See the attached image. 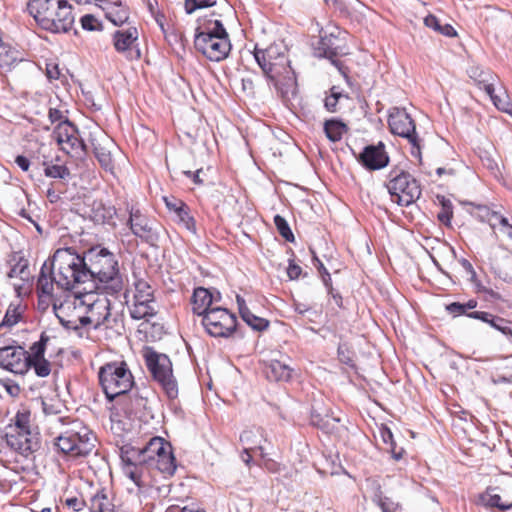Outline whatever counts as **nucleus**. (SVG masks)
Masks as SVG:
<instances>
[{
	"mask_svg": "<svg viewBox=\"0 0 512 512\" xmlns=\"http://www.w3.org/2000/svg\"><path fill=\"white\" fill-rule=\"evenodd\" d=\"M44 262L38 275L36 290L39 300L53 298L55 287L72 291L81 285L86 293L101 290L117 296L123 290V278L115 254L105 247L95 246L79 255L71 247L60 248Z\"/></svg>",
	"mask_w": 512,
	"mask_h": 512,
	"instance_id": "f257e3e1",
	"label": "nucleus"
},
{
	"mask_svg": "<svg viewBox=\"0 0 512 512\" xmlns=\"http://www.w3.org/2000/svg\"><path fill=\"white\" fill-rule=\"evenodd\" d=\"M165 448H170V443L162 437H152L142 447L128 443L119 448L123 474L137 486L139 491L150 486L151 464Z\"/></svg>",
	"mask_w": 512,
	"mask_h": 512,
	"instance_id": "f03ea898",
	"label": "nucleus"
},
{
	"mask_svg": "<svg viewBox=\"0 0 512 512\" xmlns=\"http://www.w3.org/2000/svg\"><path fill=\"white\" fill-rule=\"evenodd\" d=\"M254 57L266 78L278 91L282 99H289L296 90V77L284 54L277 45L266 49H255Z\"/></svg>",
	"mask_w": 512,
	"mask_h": 512,
	"instance_id": "7ed1b4c3",
	"label": "nucleus"
},
{
	"mask_svg": "<svg viewBox=\"0 0 512 512\" xmlns=\"http://www.w3.org/2000/svg\"><path fill=\"white\" fill-rule=\"evenodd\" d=\"M27 9L37 24L51 33H68L74 26V7L67 0H29Z\"/></svg>",
	"mask_w": 512,
	"mask_h": 512,
	"instance_id": "20e7f679",
	"label": "nucleus"
},
{
	"mask_svg": "<svg viewBox=\"0 0 512 512\" xmlns=\"http://www.w3.org/2000/svg\"><path fill=\"white\" fill-rule=\"evenodd\" d=\"M92 431L78 419L69 422V427L56 437L54 446L64 455L72 457L86 456L95 447Z\"/></svg>",
	"mask_w": 512,
	"mask_h": 512,
	"instance_id": "39448f33",
	"label": "nucleus"
},
{
	"mask_svg": "<svg viewBox=\"0 0 512 512\" xmlns=\"http://www.w3.org/2000/svg\"><path fill=\"white\" fill-rule=\"evenodd\" d=\"M58 318L62 326L69 330H78L80 327L88 324L93 325L94 330L104 328L118 331L119 328H122V322L119 317L112 315L111 302L106 296L97 297V299L88 304L87 315L79 317V324L76 321L65 320L60 316Z\"/></svg>",
	"mask_w": 512,
	"mask_h": 512,
	"instance_id": "423d86ee",
	"label": "nucleus"
},
{
	"mask_svg": "<svg viewBox=\"0 0 512 512\" xmlns=\"http://www.w3.org/2000/svg\"><path fill=\"white\" fill-rule=\"evenodd\" d=\"M98 377L103 392L110 402L128 393L134 385L133 375L124 361L104 364L99 369Z\"/></svg>",
	"mask_w": 512,
	"mask_h": 512,
	"instance_id": "0eeeda50",
	"label": "nucleus"
},
{
	"mask_svg": "<svg viewBox=\"0 0 512 512\" xmlns=\"http://www.w3.org/2000/svg\"><path fill=\"white\" fill-rule=\"evenodd\" d=\"M387 177L386 187L393 202L400 206H409L420 198V183L409 172L394 167Z\"/></svg>",
	"mask_w": 512,
	"mask_h": 512,
	"instance_id": "6e6552de",
	"label": "nucleus"
},
{
	"mask_svg": "<svg viewBox=\"0 0 512 512\" xmlns=\"http://www.w3.org/2000/svg\"><path fill=\"white\" fill-rule=\"evenodd\" d=\"M144 358L153 379L161 385L168 398L175 399L178 396V385L173 376L170 358L166 354L156 352L151 347L145 349Z\"/></svg>",
	"mask_w": 512,
	"mask_h": 512,
	"instance_id": "1a4fd4ad",
	"label": "nucleus"
},
{
	"mask_svg": "<svg viewBox=\"0 0 512 512\" xmlns=\"http://www.w3.org/2000/svg\"><path fill=\"white\" fill-rule=\"evenodd\" d=\"M388 125L394 135L408 140L411 145V155L421 161V146L416 132V125L406 109L399 107L391 108L388 116Z\"/></svg>",
	"mask_w": 512,
	"mask_h": 512,
	"instance_id": "9d476101",
	"label": "nucleus"
},
{
	"mask_svg": "<svg viewBox=\"0 0 512 512\" xmlns=\"http://www.w3.org/2000/svg\"><path fill=\"white\" fill-rule=\"evenodd\" d=\"M201 324L210 336L229 338L237 331L238 321L235 314L217 306L204 315Z\"/></svg>",
	"mask_w": 512,
	"mask_h": 512,
	"instance_id": "9b49d317",
	"label": "nucleus"
},
{
	"mask_svg": "<svg viewBox=\"0 0 512 512\" xmlns=\"http://www.w3.org/2000/svg\"><path fill=\"white\" fill-rule=\"evenodd\" d=\"M154 304V291L150 284L143 279L136 281L134 302L129 308L131 318L149 321L157 314Z\"/></svg>",
	"mask_w": 512,
	"mask_h": 512,
	"instance_id": "f8f14e48",
	"label": "nucleus"
},
{
	"mask_svg": "<svg viewBox=\"0 0 512 512\" xmlns=\"http://www.w3.org/2000/svg\"><path fill=\"white\" fill-rule=\"evenodd\" d=\"M194 44L196 49L211 61L219 62L225 59L231 49L229 37L196 34Z\"/></svg>",
	"mask_w": 512,
	"mask_h": 512,
	"instance_id": "ddd939ff",
	"label": "nucleus"
},
{
	"mask_svg": "<svg viewBox=\"0 0 512 512\" xmlns=\"http://www.w3.org/2000/svg\"><path fill=\"white\" fill-rule=\"evenodd\" d=\"M53 137L59 145H68L70 150L62 146V150L67 153L74 152L80 154L86 152L85 142L79 138L76 126L68 118L58 123L53 131Z\"/></svg>",
	"mask_w": 512,
	"mask_h": 512,
	"instance_id": "4468645a",
	"label": "nucleus"
},
{
	"mask_svg": "<svg viewBox=\"0 0 512 512\" xmlns=\"http://www.w3.org/2000/svg\"><path fill=\"white\" fill-rule=\"evenodd\" d=\"M138 36V30L134 26L115 31L113 33L115 50L123 54L130 61L139 60L141 58V51L137 45Z\"/></svg>",
	"mask_w": 512,
	"mask_h": 512,
	"instance_id": "2eb2a0df",
	"label": "nucleus"
},
{
	"mask_svg": "<svg viewBox=\"0 0 512 512\" xmlns=\"http://www.w3.org/2000/svg\"><path fill=\"white\" fill-rule=\"evenodd\" d=\"M128 212L127 225L132 234L150 245H155L159 240V235L150 225L148 217L134 206L128 208Z\"/></svg>",
	"mask_w": 512,
	"mask_h": 512,
	"instance_id": "dca6fc26",
	"label": "nucleus"
},
{
	"mask_svg": "<svg viewBox=\"0 0 512 512\" xmlns=\"http://www.w3.org/2000/svg\"><path fill=\"white\" fill-rule=\"evenodd\" d=\"M26 350L21 346H5L0 348V368L13 374L23 375L28 371Z\"/></svg>",
	"mask_w": 512,
	"mask_h": 512,
	"instance_id": "f3484780",
	"label": "nucleus"
},
{
	"mask_svg": "<svg viewBox=\"0 0 512 512\" xmlns=\"http://www.w3.org/2000/svg\"><path fill=\"white\" fill-rule=\"evenodd\" d=\"M7 445L27 457L40 448L38 433L32 431H8L5 435Z\"/></svg>",
	"mask_w": 512,
	"mask_h": 512,
	"instance_id": "a211bd4d",
	"label": "nucleus"
},
{
	"mask_svg": "<svg viewBox=\"0 0 512 512\" xmlns=\"http://www.w3.org/2000/svg\"><path fill=\"white\" fill-rule=\"evenodd\" d=\"M358 162L367 170L375 171L389 164V155L383 142L367 145L357 157Z\"/></svg>",
	"mask_w": 512,
	"mask_h": 512,
	"instance_id": "6ab92c4d",
	"label": "nucleus"
},
{
	"mask_svg": "<svg viewBox=\"0 0 512 512\" xmlns=\"http://www.w3.org/2000/svg\"><path fill=\"white\" fill-rule=\"evenodd\" d=\"M487 31L493 32L498 42L504 46L512 45V17L501 12H494L486 18Z\"/></svg>",
	"mask_w": 512,
	"mask_h": 512,
	"instance_id": "aec40b11",
	"label": "nucleus"
},
{
	"mask_svg": "<svg viewBox=\"0 0 512 512\" xmlns=\"http://www.w3.org/2000/svg\"><path fill=\"white\" fill-rule=\"evenodd\" d=\"M339 38L333 33L320 32V39L314 49L315 56L327 58L332 64L337 65V56L340 54Z\"/></svg>",
	"mask_w": 512,
	"mask_h": 512,
	"instance_id": "412c9836",
	"label": "nucleus"
},
{
	"mask_svg": "<svg viewBox=\"0 0 512 512\" xmlns=\"http://www.w3.org/2000/svg\"><path fill=\"white\" fill-rule=\"evenodd\" d=\"M220 298L219 292L215 296L207 288H195L191 297L193 313L203 318L206 313L215 308L212 306L213 302L219 301Z\"/></svg>",
	"mask_w": 512,
	"mask_h": 512,
	"instance_id": "4be33fe9",
	"label": "nucleus"
},
{
	"mask_svg": "<svg viewBox=\"0 0 512 512\" xmlns=\"http://www.w3.org/2000/svg\"><path fill=\"white\" fill-rule=\"evenodd\" d=\"M117 215L116 208L102 200H94L90 208V219L95 224L108 225L116 227L115 217Z\"/></svg>",
	"mask_w": 512,
	"mask_h": 512,
	"instance_id": "5701e85b",
	"label": "nucleus"
},
{
	"mask_svg": "<svg viewBox=\"0 0 512 512\" xmlns=\"http://www.w3.org/2000/svg\"><path fill=\"white\" fill-rule=\"evenodd\" d=\"M469 318L480 320L489 324L492 328L501 332L507 338L512 339V321L484 311H472Z\"/></svg>",
	"mask_w": 512,
	"mask_h": 512,
	"instance_id": "b1692460",
	"label": "nucleus"
},
{
	"mask_svg": "<svg viewBox=\"0 0 512 512\" xmlns=\"http://www.w3.org/2000/svg\"><path fill=\"white\" fill-rule=\"evenodd\" d=\"M292 372L293 369L289 365L276 359H271L264 364V373L270 381L288 382L292 377Z\"/></svg>",
	"mask_w": 512,
	"mask_h": 512,
	"instance_id": "393cba45",
	"label": "nucleus"
},
{
	"mask_svg": "<svg viewBox=\"0 0 512 512\" xmlns=\"http://www.w3.org/2000/svg\"><path fill=\"white\" fill-rule=\"evenodd\" d=\"M153 468L157 469L165 476L174 475L177 464L171 445L170 448L162 449L158 457H156V459L151 464V469Z\"/></svg>",
	"mask_w": 512,
	"mask_h": 512,
	"instance_id": "a878e982",
	"label": "nucleus"
},
{
	"mask_svg": "<svg viewBox=\"0 0 512 512\" xmlns=\"http://www.w3.org/2000/svg\"><path fill=\"white\" fill-rule=\"evenodd\" d=\"M239 313L243 321L255 331H264L269 326V321L265 318L254 315L245 304V300L237 296Z\"/></svg>",
	"mask_w": 512,
	"mask_h": 512,
	"instance_id": "bb28decb",
	"label": "nucleus"
},
{
	"mask_svg": "<svg viewBox=\"0 0 512 512\" xmlns=\"http://www.w3.org/2000/svg\"><path fill=\"white\" fill-rule=\"evenodd\" d=\"M105 15L115 26H121L129 19V10L120 1L110 2L105 1L103 6Z\"/></svg>",
	"mask_w": 512,
	"mask_h": 512,
	"instance_id": "cd10ccee",
	"label": "nucleus"
},
{
	"mask_svg": "<svg viewBox=\"0 0 512 512\" xmlns=\"http://www.w3.org/2000/svg\"><path fill=\"white\" fill-rule=\"evenodd\" d=\"M22 60V53L10 43L5 42L3 38H0V67L10 70Z\"/></svg>",
	"mask_w": 512,
	"mask_h": 512,
	"instance_id": "c85d7f7f",
	"label": "nucleus"
},
{
	"mask_svg": "<svg viewBox=\"0 0 512 512\" xmlns=\"http://www.w3.org/2000/svg\"><path fill=\"white\" fill-rule=\"evenodd\" d=\"M90 512H117L112 497H110L105 489L98 490L89 502Z\"/></svg>",
	"mask_w": 512,
	"mask_h": 512,
	"instance_id": "c756f323",
	"label": "nucleus"
},
{
	"mask_svg": "<svg viewBox=\"0 0 512 512\" xmlns=\"http://www.w3.org/2000/svg\"><path fill=\"white\" fill-rule=\"evenodd\" d=\"M469 76L474 79L480 88L484 89L487 94L493 93V81L495 75L489 70H483L480 67H472L469 70Z\"/></svg>",
	"mask_w": 512,
	"mask_h": 512,
	"instance_id": "7c9ffc66",
	"label": "nucleus"
},
{
	"mask_svg": "<svg viewBox=\"0 0 512 512\" xmlns=\"http://www.w3.org/2000/svg\"><path fill=\"white\" fill-rule=\"evenodd\" d=\"M310 422L313 426L321 429L323 432L330 434L336 430V425L339 422V419L336 417H331L329 415H321L315 410H312Z\"/></svg>",
	"mask_w": 512,
	"mask_h": 512,
	"instance_id": "2f4dec72",
	"label": "nucleus"
},
{
	"mask_svg": "<svg viewBox=\"0 0 512 512\" xmlns=\"http://www.w3.org/2000/svg\"><path fill=\"white\" fill-rule=\"evenodd\" d=\"M348 130L347 125L339 119H329L324 123V132L331 142H338Z\"/></svg>",
	"mask_w": 512,
	"mask_h": 512,
	"instance_id": "473e14b6",
	"label": "nucleus"
},
{
	"mask_svg": "<svg viewBox=\"0 0 512 512\" xmlns=\"http://www.w3.org/2000/svg\"><path fill=\"white\" fill-rule=\"evenodd\" d=\"M463 204L470 205L474 208L471 214L478 218L482 222H488L492 228V224L497 221V218L501 215L498 212L492 211L488 206L482 204H475L472 202H463Z\"/></svg>",
	"mask_w": 512,
	"mask_h": 512,
	"instance_id": "72a5a7b5",
	"label": "nucleus"
},
{
	"mask_svg": "<svg viewBox=\"0 0 512 512\" xmlns=\"http://www.w3.org/2000/svg\"><path fill=\"white\" fill-rule=\"evenodd\" d=\"M48 341L49 337L46 335L45 332H42L39 340L34 342L30 346L29 351H26L25 356L27 358L28 363L29 361L40 360L42 358H45V351Z\"/></svg>",
	"mask_w": 512,
	"mask_h": 512,
	"instance_id": "f704fd0d",
	"label": "nucleus"
},
{
	"mask_svg": "<svg viewBox=\"0 0 512 512\" xmlns=\"http://www.w3.org/2000/svg\"><path fill=\"white\" fill-rule=\"evenodd\" d=\"M44 175L53 179H67L70 177V170L64 164H53L52 162H43Z\"/></svg>",
	"mask_w": 512,
	"mask_h": 512,
	"instance_id": "c9c22d12",
	"label": "nucleus"
},
{
	"mask_svg": "<svg viewBox=\"0 0 512 512\" xmlns=\"http://www.w3.org/2000/svg\"><path fill=\"white\" fill-rule=\"evenodd\" d=\"M196 34H210L211 36L229 37L220 20H209L197 29Z\"/></svg>",
	"mask_w": 512,
	"mask_h": 512,
	"instance_id": "e433bc0d",
	"label": "nucleus"
},
{
	"mask_svg": "<svg viewBox=\"0 0 512 512\" xmlns=\"http://www.w3.org/2000/svg\"><path fill=\"white\" fill-rule=\"evenodd\" d=\"M372 500L377 506L380 507L382 512H400V505L394 502L392 499L383 496L380 488L376 491Z\"/></svg>",
	"mask_w": 512,
	"mask_h": 512,
	"instance_id": "4c0bfd02",
	"label": "nucleus"
},
{
	"mask_svg": "<svg viewBox=\"0 0 512 512\" xmlns=\"http://www.w3.org/2000/svg\"><path fill=\"white\" fill-rule=\"evenodd\" d=\"M494 490H495L494 488H488L480 496L481 501L487 506L496 507L503 511L510 509L511 505H505V504L501 503V496L498 494H494L493 493Z\"/></svg>",
	"mask_w": 512,
	"mask_h": 512,
	"instance_id": "58836bf2",
	"label": "nucleus"
},
{
	"mask_svg": "<svg viewBox=\"0 0 512 512\" xmlns=\"http://www.w3.org/2000/svg\"><path fill=\"white\" fill-rule=\"evenodd\" d=\"M176 217L178 219L179 224L183 225L185 229L196 235V221L194 217L190 215V210L188 206L184 208H179Z\"/></svg>",
	"mask_w": 512,
	"mask_h": 512,
	"instance_id": "ea45409f",
	"label": "nucleus"
},
{
	"mask_svg": "<svg viewBox=\"0 0 512 512\" xmlns=\"http://www.w3.org/2000/svg\"><path fill=\"white\" fill-rule=\"evenodd\" d=\"M488 95L498 110L511 114L512 102L510 101L506 92H502L501 94H496L495 88L493 87V93L488 94Z\"/></svg>",
	"mask_w": 512,
	"mask_h": 512,
	"instance_id": "a19ab883",
	"label": "nucleus"
},
{
	"mask_svg": "<svg viewBox=\"0 0 512 512\" xmlns=\"http://www.w3.org/2000/svg\"><path fill=\"white\" fill-rule=\"evenodd\" d=\"M274 224L279 232V234L288 242H294L295 237L294 234L284 217L281 215L274 216Z\"/></svg>",
	"mask_w": 512,
	"mask_h": 512,
	"instance_id": "79ce46f5",
	"label": "nucleus"
},
{
	"mask_svg": "<svg viewBox=\"0 0 512 512\" xmlns=\"http://www.w3.org/2000/svg\"><path fill=\"white\" fill-rule=\"evenodd\" d=\"M492 230L494 232L499 231L512 242V219L509 220L503 215H500L499 218H497V221L492 224Z\"/></svg>",
	"mask_w": 512,
	"mask_h": 512,
	"instance_id": "37998d69",
	"label": "nucleus"
},
{
	"mask_svg": "<svg viewBox=\"0 0 512 512\" xmlns=\"http://www.w3.org/2000/svg\"><path fill=\"white\" fill-rule=\"evenodd\" d=\"M29 424L30 413L18 412L14 419V425L9 426V431H31Z\"/></svg>",
	"mask_w": 512,
	"mask_h": 512,
	"instance_id": "c03bdc74",
	"label": "nucleus"
},
{
	"mask_svg": "<svg viewBox=\"0 0 512 512\" xmlns=\"http://www.w3.org/2000/svg\"><path fill=\"white\" fill-rule=\"evenodd\" d=\"M32 368L38 377H47L51 372V364L45 358L29 361V369Z\"/></svg>",
	"mask_w": 512,
	"mask_h": 512,
	"instance_id": "a18cd8bd",
	"label": "nucleus"
},
{
	"mask_svg": "<svg viewBox=\"0 0 512 512\" xmlns=\"http://www.w3.org/2000/svg\"><path fill=\"white\" fill-rule=\"evenodd\" d=\"M80 24L83 30L86 31H101L103 29V25L100 20H98L92 14H85L80 18Z\"/></svg>",
	"mask_w": 512,
	"mask_h": 512,
	"instance_id": "49530a36",
	"label": "nucleus"
},
{
	"mask_svg": "<svg viewBox=\"0 0 512 512\" xmlns=\"http://www.w3.org/2000/svg\"><path fill=\"white\" fill-rule=\"evenodd\" d=\"M338 359L341 363L354 367V353L347 343H340L337 348Z\"/></svg>",
	"mask_w": 512,
	"mask_h": 512,
	"instance_id": "de8ad7c7",
	"label": "nucleus"
},
{
	"mask_svg": "<svg viewBox=\"0 0 512 512\" xmlns=\"http://www.w3.org/2000/svg\"><path fill=\"white\" fill-rule=\"evenodd\" d=\"M216 0H185L184 9L187 14H192L197 9L213 7Z\"/></svg>",
	"mask_w": 512,
	"mask_h": 512,
	"instance_id": "09e8293b",
	"label": "nucleus"
},
{
	"mask_svg": "<svg viewBox=\"0 0 512 512\" xmlns=\"http://www.w3.org/2000/svg\"><path fill=\"white\" fill-rule=\"evenodd\" d=\"M342 96L343 94L339 90V87L333 86L330 89V95H328L324 101V106L327 109V111L336 112L338 101Z\"/></svg>",
	"mask_w": 512,
	"mask_h": 512,
	"instance_id": "8fccbe9b",
	"label": "nucleus"
},
{
	"mask_svg": "<svg viewBox=\"0 0 512 512\" xmlns=\"http://www.w3.org/2000/svg\"><path fill=\"white\" fill-rule=\"evenodd\" d=\"M94 154L102 167L107 169L112 166V157L109 151L102 147H95Z\"/></svg>",
	"mask_w": 512,
	"mask_h": 512,
	"instance_id": "3c124183",
	"label": "nucleus"
},
{
	"mask_svg": "<svg viewBox=\"0 0 512 512\" xmlns=\"http://www.w3.org/2000/svg\"><path fill=\"white\" fill-rule=\"evenodd\" d=\"M446 310L453 317H458L461 315H465V316L469 317V314L472 313L466 309V306L464 303H460V302L450 303L449 305L446 306Z\"/></svg>",
	"mask_w": 512,
	"mask_h": 512,
	"instance_id": "603ef678",
	"label": "nucleus"
},
{
	"mask_svg": "<svg viewBox=\"0 0 512 512\" xmlns=\"http://www.w3.org/2000/svg\"><path fill=\"white\" fill-rule=\"evenodd\" d=\"M0 384L6 390V392L12 396L17 397L20 393L19 385L11 379L5 378L0 380Z\"/></svg>",
	"mask_w": 512,
	"mask_h": 512,
	"instance_id": "864d4df0",
	"label": "nucleus"
},
{
	"mask_svg": "<svg viewBox=\"0 0 512 512\" xmlns=\"http://www.w3.org/2000/svg\"><path fill=\"white\" fill-rule=\"evenodd\" d=\"M46 75L50 80H57L61 76V72L57 63L50 62L46 64Z\"/></svg>",
	"mask_w": 512,
	"mask_h": 512,
	"instance_id": "5fc2aeb1",
	"label": "nucleus"
},
{
	"mask_svg": "<svg viewBox=\"0 0 512 512\" xmlns=\"http://www.w3.org/2000/svg\"><path fill=\"white\" fill-rule=\"evenodd\" d=\"M65 504L69 508H72L75 512L82 511L84 509V507L86 506L85 501L82 499H79L77 497L67 498L65 501Z\"/></svg>",
	"mask_w": 512,
	"mask_h": 512,
	"instance_id": "6e6d98bb",
	"label": "nucleus"
},
{
	"mask_svg": "<svg viewBox=\"0 0 512 512\" xmlns=\"http://www.w3.org/2000/svg\"><path fill=\"white\" fill-rule=\"evenodd\" d=\"M164 200H165V204H166L167 208L169 209V211L174 212L175 215L178 213L179 208H184L187 206L183 201L175 199V198L172 200H169L168 198L165 197Z\"/></svg>",
	"mask_w": 512,
	"mask_h": 512,
	"instance_id": "4d7b16f0",
	"label": "nucleus"
},
{
	"mask_svg": "<svg viewBox=\"0 0 512 512\" xmlns=\"http://www.w3.org/2000/svg\"><path fill=\"white\" fill-rule=\"evenodd\" d=\"M424 24L426 27L431 28L436 32H439V30L441 29L440 21L436 16L431 14L424 18Z\"/></svg>",
	"mask_w": 512,
	"mask_h": 512,
	"instance_id": "13d9d810",
	"label": "nucleus"
},
{
	"mask_svg": "<svg viewBox=\"0 0 512 512\" xmlns=\"http://www.w3.org/2000/svg\"><path fill=\"white\" fill-rule=\"evenodd\" d=\"M302 269L299 265L295 264L294 262L290 261L288 268H287V275L289 279L295 280L299 278L301 275Z\"/></svg>",
	"mask_w": 512,
	"mask_h": 512,
	"instance_id": "bf43d9fd",
	"label": "nucleus"
},
{
	"mask_svg": "<svg viewBox=\"0 0 512 512\" xmlns=\"http://www.w3.org/2000/svg\"><path fill=\"white\" fill-rule=\"evenodd\" d=\"M380 435H381V438L383 440V442L387 445H394V437H393V433L392 431L386 427V426H383L381 429H380Z\"/></svg>",
	"mask_w": 512,
	"mask_h": 512,
	"instance_id": "052dcab7",
	"label": "nucleus"
},
{
	"mask_svg": "<svg viewBox=\"0 0 512 512\" xmlns=\"http://www.w3.org/2000/svg\"><path fill=\"white\" fill-rule=\"evenodd\" d=\"M48 118L51 123L64 121L66 117L63 116L62 112L56 108H50L48 112Z\"/></svg>",
	"mask_w": 512,
	"mask_h": 512,
	"instance_id": "680f3d73",
	"label": "nucleus"
},
{
	"mask_svg": "<svg viewBox=\"0 0 512 512\" xmlns=\"http://www.w3.org/2000/svg\"><path fill=\"white\" fill-rule=\"evenodd\" d=\"M15 163L24 172H27L31 165L30 160L26 156H23V155H18L15 158Z\"/></svg>",
	"mask_w": 512,
	"mask_h": 512,
	"instance_id": "e2e57ef3",
	"label": "nucleus"
},
{
	"mask_svg": "<svg viewBox=\"0 0 512 512\" xmlns=\"http://www.w3.org/2000/svg\"><path fill=\"white\" fill-rule=\"evenodd\" d=\"M452 216L453 211L447 208L446 210H441V212L438 214V220L443 224L449 225Z\"/></svg>",
	"mask_w": 512,
	"mask_h": 512,
	"instance_id": "0e129e2a",
	"label": "nucleus"
},
{
	"mask_svg": "<svg viewBox=\"0 0 512 512\" xmlns=\"http://www.w3.org/2000/svg\"><path fill=\"white\" fill-rule=\"evenodd\" d=\"M293 308L299 315H304L305 313L312 311V308L309 305L296 301L293 303Z\"/></svg>",
	"mask_w": 512,
	"mask_h": 512,
	"instance_id": "69168bd1",
	"label": "nucleus"
},
{
	"mask_svg": "<svg viewBox=\"0 0 512 512\" xmlns=\"http://www.w3.org/2000/svg\"><path fill=\"white\" fill-rule=\"evenodd\" d=\"M438 33H440L444 36H447V37H455L457 35L456 30L450 24L441 25V29L439 30Z\"/></svg>",
	"mask_w": 512,
	"mask_h": 512,
	"instance_id": "338daca9",
	"label": "nucleus"
},
{
	"mask_svg": "<svg viewBox=\"0 0 512 512\" xmlns=\"http://www.w3.org/2000/svg\"><path fill=\"white\" fill-rule=\"evenodd\" d=\"M461 265L465 269V271L471 275V280L474 282L476 278V272L472 266V264L467 259L461 260Z\"/></svg>",
	"mask_w": 512,
	"mask_h": 512,
	"instance_id": "774afa93",
	"label": "nucleus"
}]
</instances>
